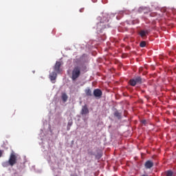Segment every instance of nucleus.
Masks as SVG:
<instances>
[{
    "label": "nucleus",
    "instance_id": "obj_1",
    "mask_svg": "<svg viewBox=\"0 0 176 176\" xmlns=\"http://www.w3.org/2000/svg\"><path fill=\"white\" fill-rule=\"evenodd\" d=\"M81 75V68L80 66L74 67L72 72V80L76 81Z\"/></svg>",
    "mask_w": 176,
    "mask_h": 176
},
{
    "label": "nucleus",
    "instance_id": "obj_2",
    "mask_svg": "<svg viewBox=\"0 0 176 176\" xmlns=\"http://www.w3.org/2000/svg\"><path fill=\"white\" fill-rule=\"evenodd\" d=\"M142 83V78L141 76H136L134 78H131L129 80V84L131 86L134 87L137 84H141Z\"/></svg>",
    "mask_w": 176,
    "mask_h": 176
},
{
    "label": "nucleus",
    "instance_id": "obj_3",
    "mask_svg": "<svg viewBox=\"0 0 176 176\" xmlns=\"http://www.w3.org/2000/svg\"><path fill=\"white\" fill-rule=\"evenodd\" d=\"M8 162L10 166H13L17 163V157L14 152L10 154Z\"/></svg>",
    "mask_w": 176,
    "mask_h": 176
},
{
    "label": "nucleus",
    "instance_id": "obj_4",
    "mask_svg": "<svg viewBox=\"0 0 176 176\" xmlns=\"http://www.w3.org/2000/svg\"><path fill=\"white\" fill-rule=\"evenodd\" d=\"M93 94H94V96L96 99H98V100L102 98V95H103L102 91L100 89H98V88L95 89L94 90Z\"/></svg>",
    "mask_w": 176,
    "mask_h": 176
},
{
    "label": "nucleus",
    "instance_id": "obj_5",
    "mask_svg": "<svg viewBox=\"0 0 176 176\" xmlns=\"http://www.w3.org/2000/svg\"><path fill=\"white\" fill-rule=\"evenodd\" d=\"M62 63L60 61H56L54 67V72H56L57 74H60L61 70H60V67H61Z\"/></svg>",
    "mask_w": 176,
    "mask_h": 176
},
{
    "label": "nucleus",
    "instance_id": "obj_6",
    "mask_svg": "<svg viewBox=\"0 0 176 176\" xmlns=\"http://www.w3.org/2000/svg\"><path fill=\"white\" fill-rule=\"evenodd\" d=\"M58 76V74L56 72H52L50 74V80L53 82L55 83V82H54V80H56Z\"/></svg>",
    "mask_w": 176,
    "mask_h": 176
},
{
    "label": "nucleus",
    "instance_id": "obj_7",
    "mask_svg": "<svg viewBox=\"0 0 176 176\" xmlns=\"http://www.w3.org/2000/svg\"><path fill=\"white\" fill-rule=\"evenodd\" d=\"M105 28H107V26L104 25V22L100 21L97 23V30L102 31Z\"/></svg>",
    "mask_w": 176,
    "mask_h": 176
},
{
    "label": "nucleus",
    "instance_id": "obj_8",
    "mask_svg": "<svg viewBox=\"0 0 176 176\" xmlns=\"http://www.w3.org/2000/svg\"><path fill=\"white\" fill-rule=\"evenodd\" d=\"M153 162L151 160H148L147 162H146V163L144 164V167L146 169H151L153 167Z\"/></svg>",
    "mask_w": 176,
    "mask_h": 176
},
{
    "label": "nucleus",
    "instance_id": "obj_9",
    "mask_svg": "<svg viewBox=\"0 0 176 176\" xmlns=\"http://www.w3.org/2000/svg\"><path fill=\"white\" fill-rule=\"evenodd\" d=\"M89 113V110L87 106V104H85V106H82V110H81V114L82 115H87Z\"/></svg>",
    "mask_w": 176,
    "mask_h": 176
},
{
    "label": "nucleus",
    "instance_id": "obj_10",
    "mask_svg": "<svg viewBox=\"0 0 176 176\" xmlns=\"http://www.w3.org/2000/svg\"><path fill=\"white\" fill-rule=\"evenodd\" d=\"M85 93L87 97H91L93 96L92 90L89 87L85 89Z\"/></svg>",
    "mask_w": 176,
    "mask_h": 176
},
{
    "label": "nucleus",
    "instance_id": "obj_11",
    "mask_svg": "<svg viewBox=\"0 0 176 176\" xmlns=\"http://www.w3.org/2000/svg\"><path fill=\"white\" fill-rule=\"evenodd\" d=\"M61 99L63 102H67L69 99V96L66 93H62Z\"/></svg>",
    "mask_w": 176,
    "mask_h": 176
},
{
    "label": "nucleus",
    "instance_id": "obj_12",
    "mask_svg": "<svg viewBox=\"0 0 176 176\" xmlns=\"http://www.w3.org/2000/svg\"><path fill=\"white\" fill-rule=\"evenodd\" d=\"M139 34L142 38H144L145 36H146V34H148V30H141Z\"/></svg>",
    "mask_w": 176,
    "mask_h": 176
},
{
    "label": "nucleus",
    "instance_id": "obj_13",
    "mask_svg": "<svg viewBox=\"0 0 176 176\" xmlns=\"http://www.w3.org/2000/svg\"><path fill=\"white\" fill-rule=\"evenodd\" d=\"M114 116L116 117L118 120L122 119V113H119L118 111H115Z\"/></svg>",
    "mask_w": 176,
    "mask_h": 176
},
{
    "label": "nucleus",
    "instance_id": "obj_14",
    "mask_svg": "<svg viewBox=\"0 0 176 176\" xmlns=\"http://www.w3.org/2000/svg\"><path fill=\"white\" fill-rule=\"evenodd\" d=\"M9 166H10L9 161L2 163V166H3L4 168L8 167Z\"/></svg>",
    "mask_w": 176,
    "mask_h": 176
},
{
    "label": "nucleus",
    "instance_id": "obj_15",
    "mask_svg": "<svg viewBox=\"0 0 176 176\" xmlns=\"http://www.w3.org/2000/svg\"><path fill=\"white\" fill-rule=\"evenodd\" d=\"M140 47H145L146 46V42L145 41H142L140 43Z\"/></svg>",
    "mask_w": 176,
    "mask_h": 176
},
{
    "label": "nucleus",
    "instance_id": "obj_16",
    "mask_svg": "<svg viewBox=\"0 0 176 176\" xmlns=\"http://www.w3.org/2000/svg\"><path fill=\"white\" fill-rule=\"evenodd\" d=\"M72 124H73L72 121H69L67 128V131H70L71 126H72Z\"/></svg>",
    "mask_w": 176,
    "mask_h": 176
},
{
    "label": "nucleus",
    "instance_id": "obj_17",
    "mask_svg": "<svg viewBox=\"0 0 176 176\" xmlns=\"http://www.w3.org/2000/svg\"><path fill=\"white\" fill-rule=\"evenodd\" d=\"M166 176H173V172L170 170L168 171Z\"/></svg>",
    "mask_w": 176,
    "mask_h": 176
},
{
    "label": "nucleus",
    "instance_id": "obj_18",
    "mask_svg": "<svg viewBox=\"0 0 176 176\" xmlns=\"http://www.w3.org/2000/svg\"><path fill=\"white\" fill-rule=\"evenodd\" d=\"M141 122H142V124H143L144 125H146V124H147L148 122L146 121V120H142Z\"/></svg>",
    "mask_w": 176,
    "mask_h": 176
},
{
    "label": "nucleus",
    "instance_id": "obj_19",
    "mask_svg": "<svg viewBox=\"0 0 176 176\" xmlns=\"http://www.w3.org/2000/svg\"><path fill=\"white\" fill-rule=\"evenodd\" d=\"M3 151L0 150V157L3 156Z\"/></svg>",
    "mask_w": 176,
    "mask_h": 176
},
{
    "label": "nucleus",
    "instance_id": "obj_20",
    "mask_svg": "<svg viewBox=\"0 0 176 176\" xmlns=\"http://www.w3.org/2000/svg\"><path fill=\"white\" fill-rule=\"evenodd\" d=\"M142 176H148V175H142Z\"/></svg>",
    "mask_w": 176,
    "mask_h": 176
}]
</instances>
